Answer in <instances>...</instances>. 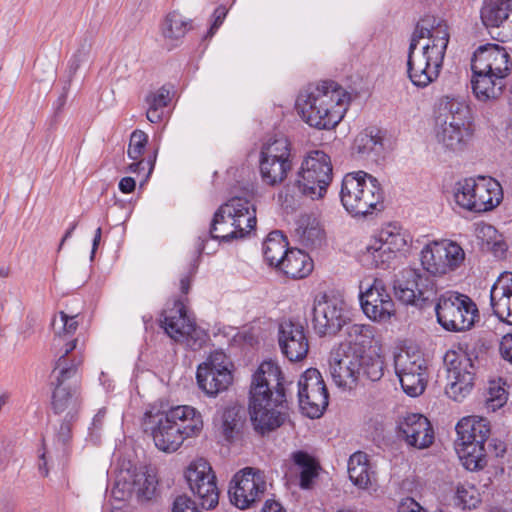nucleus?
<instances>
[{
  "instance_id": "f257e3e1",
  "label": "nucleus",
  "mask_w": 512,
  "mask_h": 512,
  "mask_svg": "<svg viewBox=\"0 0 512 512\" xmlns=\"http://www.w3.org/2000/svg\"><path fill=\"white\" fill-rule=\"evenodd\" d=\"M449 39L445 20L425 15L417 22L407 56V74L414 86L426 88L438 79Z\"/></svg>"
},
{
  "instance_id": "f03ea898",
  "label": "nucleus",
  "mask_w": 512,
  "mask_h": 512,
  "mask_svg": "<svg viewBox=\"0 0 512 512\" xmlns=\"http://www.w3.org/2000/svg\"><path fill=\"white\" fill-rule=\"evenodd\" d=\"M286 402L284 377L273 361L262 362L253 374L250 387L249 414L256 432L261 435L280 427L285 415L278 410Z\"/></svg>"
},
{
  "instance_id": "7ed1b4c3",
  "label": "nucleus",
  "mask_w": 512,
  "mask_h": 512,
  "mask_svg": "<svg viewBox=\"0 0 512 512\" xmlns=\"http://www.w3.org/2000/svg\"><path fill=\"white\" fill-rule=\"evenodd\" d=\"M350 102L349 93L332 80L309 83L298 94L296 110L302 120L319 130H330L343 119Z\"/></svg>"
},
{
  "instance_id": "20e7f679",
  "label": "nucleus",
  "mask_w": 512,
  "mask_h": 512,
  "mask_svg": "<svg viewBox=\"0 0 512 512\" xmlns=\"http://www.w3.org/2000/svg\"><path fill=\"white\" fill-rule=\"evenodd\" d=\"M329 368L338 387L352 390L357 385L380 381L386 365L376 349L337 347L331 352Z\"/></svg>"
},
{
  "instance_id": "39448f33",
  "label": "nucleus",
  "mask_w": 512,
  "mask_h": 512,
  "mask_svg": "<svg viewBox=\"0 0 512 512\" xmlns=\"http://www.w3.org/2000/svg\"><path fill=\"white\" fill-rule=\"evenodd\" d=\"M76 349L75 341L66 344L65 353L58 357L53 373L51 408L55 414H63L69 419H78L82 406L80 384L75 379L78 368L83 363L82 355L73 354Z\"/></svg>"
},
{
  "instance_id": "423d86ee",
  "label": "nucleus",
  "mask_w": 512,
  "mask_h": 512,
  "mask_svg": "<svg viewBox=\"0 0 512 512\" xmlns=\"http://www.w3.org/2000/svg\"><path fill=\"white\" fill-rule=\"evenodd\" d=\"M340 201L350 215L367 216L384 209V192L374 176L359 170L343 177Z\"/></svg>"
},
{
  "instance_id": "0eeeda50",
  "label": "nucleus",
  "mask_w": 512,
  "mask_h": 512,
  "mask_svg": "<svg viewBox=\"0 0 512 512\" xmlns=\"http://www.w3.org/2000/svg\"><path fill=\"white\" fill-rule=\"evenodd\" d=\"M333 179V166L330 156L322 150H313L304 157L301 166L287 189L293 195L311 200L325 197Z\"/></svg>"
},
{
  "instance_id": "6e6552de",
  "label": "nucleus",
  "mask_w": 512,
  "mask_h": 512,
  "mask_svg": "<svg viewBox=\"0 0 512 512\" xmlns=\"http://www.w3.org/2000/svg\"><path fill=\"white\" fill-rule=\"evenodd\" d=\"M447 370L446 395L461 402L473 389L477 371L478 355L475 345L459 343L456 349L448 350L443 358Z\"/></svg>"
},
{
  "instance_id": "1a4fd4ad",
  "label": "nucleus",
  "mask_w": 512,
  "mask_h": 512,
  "mask_svg": "<svg viewBox=\"0 0 512 512\" xmlns=\"http://www.w3.org/2000/svg\"><path fill=\"white\" fill-rule=\"evenodd\" d=\"M412 237L397 223L383 226L370 240L363 254V262L372 268L388 269L408 251Z\"/></svg>"
},
{
  "instance_id": "9d476101",
  "label": "nucleus",
  "mask_w": 512,
  "mask_h": 512,
  "mask_svg": "<svg viewBox=\"0 0 512 512\" xmlns=\"http://www.w3.org/2000/svg\"><path fill=\"white\" fill-rule=\"evenodd\" d=\"M456 452L469 471L482 469L487 464L485 443L490 436L489 422L484 418L465 417L456 425Z\"/></svg>"
},
{
  "instance_id": "9b49d317",
  "label": "nucleus",
  "mask_w": 512,
  "mask_h": 512,
  "mask_svg": "<svg viewBox=\"0 0 512 512\" xmlns=\"http://www.w3.org/2000/svg\"><path fill=\"white\" fill-rule=\"evenodd\" d=\"M456 203L471 212L492 211L503 200L500 183L489 176L465 178L457 182L454 192Z\"/></svg>"
},
{
  "instance_id": "f8f14e48",
  "label": "nucleus",
  "mask_w": 512,
  "mask_h": 512,
  "mask_svg": "<svg viewBox=\"0 0 512 512\" xmlns=\"http://www.w3.org/2000/svg\"><path fill=\"white\" fill-rule=\"evenodd\" d=\"M183 296L167 302L160 317V326L175 342L185 344L192 350L200 349L206 342L205 332L199 328L186 308Z\"/></svg>"
},
{
  "instance_id": "ddd939ff",
  "label": "nucleus",
  "mask_w": 512,
  "mask_h": 512,
  "mask_svg": "<svg viewBox=\"0 0 512 512\" xmlns=\"http://www.w3.org/2000/svg\"><path fill=\"white\" fill-rule=\"evenodd\" d=\"M438 323L447 331L463 332L472 328L478 317V308L467 295L447 291L435 306Z\"/></svg>"
},
{
  "instance_id": "4468645a",
  "label": "nucleus",
  "mask_w": 512,
  "mask_h": 512,
  "mask_svg": "<svg viewBox=\"0 0 512 512\" xmlns=\"http://www.w3.org/2000/svg\"><path fill=\"white\" fill-rule=\"evenodd\" d=\"M291 143L286 137L268 140L261 147L259 172L265 185L276 187L282 184L293 167Z\"/></svg>"
},
{
  "instance_id": "2eb2a0df",
  "label": "nucleus",
  "mask_w": 512,
  "mask_h": 512,
  "mask_svg": "<svg viewBox=\"0 0 512 512\" xmlns=\"http://www.w3.org/2000/svg\"><path fill=\"white\" fill-rule=\"evenodd\" d=\"M173 407L162 410L156 405L149 406L142 418V428L153 438L155 446L164 452H175L182 445V437L175 418L171 417Z\"/></svg>"
},
{
  "instance_id": "dca6fc26",
  "label": "nucleus",
  "mask_w": 512,
  "mask_h": 512,
  "mask_svg": "<svg viewBox=\"0 0 512 512\" xmlns=\"http://www.w3.org/2000/svg\"><path fill=\"white\" fill-rule=\"evenodd\" d=\"M394 292L404 304L422 306L436 296L437 287L424 270L405 268L394 282Z\"/></svg>"
},
{
  "instance_id": "f3484780",
  "label": "nucleus",
  "mask_w": 512,
  "mask_h": 512,
  "mask_svg": "<svg viewBox=\"0 0 512 512\" xmlns=\"http://www.w3.org/2000/svg\"><path fill=\"white\" fill-rule=\"evenodd\" d=\"M299 406L303 414L311 419L323 415L329 403V394L321 373L315 368L307 369L298 381Z\"/></svg>"
},
{
  "instance_id": "a211bd4d",
  "label": "nucleus",
  "mask_w": 512,
  "mask_h": 512,
  "mask_svg": "<svg viewBox=\"0 0 512 512\" xmlns=\"http://www.w3.org/2000/svg\"><path fill=\"white\" fill-rule=\"evenodd\" d=\"M266 489L264 472L246 467L234 475L228 493L231 503L244 510L260 501Z\"/></svg>"
},
{
  "instance_id": "6ab92c4d",
  "label": "nucleus",
  "mask_w": 512,
  "mask_h": 512,
  "mask_svg": "<svg viewBox=\"0 0 512 512\" xmlns=\"http://www.w3.org/2000/svg\"><path fill=\"white\" fill-rule=\"evenodd\" d=\"M185 478L202 508L210 510L217 506L219 491L216 476L208 461L203 458L192 461L185 471Z\"/></svg>"
},
{
  "instance_id": "aec40b11",
  "label": "nucleus",
  "mask_w": 512,
  "mask_h": 512,
  "mask_svg": "<svg viewBox=\"0 0 512 512\" xmlns=\"http://www.w3.org/2000/svg\"><path fill=\"white\" fill-rule=\"evenodd\" d=\"M312 315L313 329L320 337L336 335L349 320L345 303L326 295L314 301Z\"/></svg>"
},
{
  "instance_id": "412c9836",
  "label": "nucleus",
  "mask_w": 512,
  "mask_h": 512,
  "mask_svg": "<svg viewBox=\"0 0 512 512\" xmlns=\"http://www.w3.org/2000/svg\"><path fill=\"white\" fill-rule=\"evenodd\" d=\"M359 299L363 313L375 322H387L395 313L392 297L379 278L360 284Z\"/></svg>"
},
{
  "instance_id": "4be33fe9",
  "label": "nucleus",
  "mask_w": 512,
  "mask_h": 512,
  "mask_svg": "<svg viewBox=\"0 0 512 512\" xmlns=\"http://www.w3.org/2000/svg\"><path fill=\"white\" fill-rule=\"evenodd\" d=\"M225 358L223 352H215L205 363L198 366L197 383L208 396H216L232 383V373L224 363Z\"/></svg>"
},
{
  "instance_id": "5701e85b",
  "label": "nucleus",
  "mask_w": 512,
  "mask_h": 512,
  "mask_svg": "<svg viewBox=\"0 0 512 512\" xmlns=\"http://www.w3.org/2000/svg\"><path fill=\"white\" fill-rule=\"evenodd\" d=\"M396 435L407 446L419 450L430 447L434 442V429L428 420L419 413H407L399 418Z\"/></svg>"
},
{
  "instance_id": "b1692460",
  "label": "nucleus",
  "mask_w": 512,
  "mask_h": 512,
  "mask_svg": "<svg viewBox=\"0 0 512 512\" xmlns=\"http://www.w3.org/2000/svg\"><path fill=\"white\" fill-rule=\"evenodd\" d=\"M471 68L501 76L506 80L511 72L512 61L505 47L488 43L478 47L473 53Z\"/></svg>"
},
{
  "instance_id": "393cba45",
  "label": "nucleus",
  "mask_w": 512,
  "mask_h": 512,
  "mask_svg": "<svg viewBox=\"0 0 512 512\" xmlns=\"http://www.w3.org/2000/svg\"><path fill=\"white\" fill-rule=\"evenodd\" d=\"M279 348L289 361L299 362L306 358L309 342L302 324L284 321L278 327Z\"/></svg>"
},
{
  "instance_id": "a878e982",
  "label": "nucleus",
  "mask_w": 512,
  "mask_h": 512,
  "mask_svg": "<svg viewBox=\"0 0 512 512\" xmlns=\"http://www.w3.org/2000/svg\"><path fill=\"white\" fill-rule=\"evenodd\" d=\"M222 212L231 217L238 239L244 238L254 230L257 218L255 205L243 197H233L222 205Z\"/></svg>"
},
{
  "instance_id": "bb28decb",
  "label": "nucleus",
  "mask_w": 512,
  "mask_h": 512,
  "mask_svg": "<svg viewBox=\"0 0 512 512\" xmlns=\"http://www.w3.org/2000/svg\"><path fill=\"white\" fill-rule=\"evenodd\" d=\"M148 144V135L142 130H135L130 135L127 149L128 157L133 160L128 165L127 171L130 173L141 174L146 172L149 177L154 170L158 149H154L147 157H143Z\"/></svg>"
},
{
  "instance_id": "cd10ccee",
  "label": "nucleus",
  "mask_w": 512,
  "mask_h": 512,
  "mask_svg": "<svg viewBox=\"0 0 512 512\" xmlns=\"http://www.w3.org/2000/svg\"><path fill=\"white\" fill-rule=\"evenodd\" d=\"M490 306L499 320L512 324V273L501 274L492 285Z\"/></svg>"
},
{
  "instance_id": "c85d7f7f",
  "label": "nucleus",
  "mask_w": 512,
  "mask_h": 512,
  "mask_svg": "<svg viewBox=\"0 0 512 512\" xmlns=\"http://www.w3.org/2000/svg\"><path fill=\"white\" fill-rule=\"evenodd\" d=\"M436 124L451 127L473 128L469 106L458 99L446 96L440 103Z\"/></svg>"
},
{
  "instance_id": "c756f323",
  "label": "nucleus",
  "mask_w": 512,
  "mask_h": 512,
  "mask_svg": "<svg viewBox=\"0 0 512 512\" xmlns=\"http://www.w3.org/2000/svg\"><path fill=\"white\" fill-rule=\"evenodd\" d=\"M471 70V87L477 100L487 102L501 96L506 86L505 79L476 68H471Z\"/></svg>"
},
{
  "instance_id": "7c9ffc66",
  "label": "nucleus",
  "mask_w": 512,
  "mask_h": 512,
  "mask_svg": "<svg viewBox=\"0 0 512 512\" xmlns=\"http://www.w3.org/2000/svg\"><path fill=\"white\" fill-rule=\"evenodd\" d=\"M473 135V128L451 127L443 124H436L435 137L437 142L445 150L458 153L468 146Z\"/></svg>"
},
{
  "instance_id": "2f4dec72",
  "label": "nucleus",
  "mask_w": 512,
  "mask_h": 512,
  "mask_svg": "<svg viewBox=\"0 0 512 512\" xmlns=\"http://www.w3.org/2000/svg\"><path fill=\"white\" fill-rule=\"evenodd\" d=\"M171 417L176 420L182 443L187 438L198 436L203 429L202 415L192 406L178 405L173 407Z\"/></svg>"
},
{
  "instance_id": "473e14b6",
  "label": "nucleus",
  "mask_w": 512,
  "mask_h": 512,
  "mask_svg": "<svg viewBox=\"0 0 512 512\" xmlns=\"http://www.w3.org/2000/svg\"><path fill=\"white\" fill-rule=\"evenodd\" d=\"M77 317L78 314L69 315L64 311H60L51 322L55 335L53 339V346L55 348H59V357L65 353L66 344L68 342L75 341L77 344V339L73 338V335L79 326Z\"/></svg>"
},
{
  "instance_id": "72a5a7b5",
  "label": "nucleus",
  "mask_w": 512,
  "mask_h": 512,
  "mask_svg": "<svg viewBox=\"0 0 512 512\" xmlns=\"http://www.w3.org/2000/svg\"><path fill=\"white\" fill-rule=\"evenodd\" d=\"M348 475L351 482L360 489H368L375 481V471L364 452L352 454L348 461Z\"/></svg>"
},
{
  "instance_id": "f704fd0d",
  "label": "nucleus",
  "mask_w": 512,
  "mask_h": 512,
  "mask_svg": "<svg viewBox=\"0 0 512 512\" xmlns=\"http://www.w3.org/2000/svg\"><path fill=\"white\" fill-rule=\"evenodd\" d=\"M287 277L302 279L313 270L311 257L300 249H290L278 267Z\"/></svg>"
},
{
  "instance_id": "c9c22d12",
  "label": "nucleus",
  "mask_w": 512,
  "mask_h": 512,
  "mask_svg": "<svg viewBox=\"0 0 512 512\" xmlns=\"http://www.w3.org/2000/svg\"><path fill=\"white\" fill-rule=\"evenodd\" d=\"M295 236L304 247L316 248L321 245L324 232L315 218L304 215L296 222Z\"/></svg>"
},
{
  "instance_id": "e433bc0d",
  "label": "nucleus",
  "mask_w": 512,
  "mask_h": 512,
  "mask_svg": "<svg viewBox=\"0 0 512 512\" xmlns=\"http://www.w3.org/2000/svg\"><path fill=\"white\" fill-rule=\"evenodd\" d=\"M512 13V0H484L480 16L486 27H499Z\"/></svg>"
},
{
  "instance_id": "4c0bfd02",
  "label": "nucleus",
  "mask_w": 512,
  "mask_h": 512,
  "mask_svg": "<svg viewBox=\"0 0 512 512\" xmlns=\"http://www.w3.org/2000/svg\"><path fill=\"white\" fill-rule=\"evenodd\" d=\"M288 242L281 231H272L262 245L265 261L269 266L278 268L288 253Z\"/></svg>"
},
{
  "instance_id": "58836bf2",
  "label": "nucleus",
  "mask_w": 512,
  "mask_h": 512,
  "mask_svg": "<svg viewBox=\"0 0 512 512\" xmlns=\"http://www.w3.org/2000/svg\"><path fill=\"white\" fill-rule=\"evenodd\" d=\"M442 245L440 241L426 244L421 251V265L423 270L434 277L447 275V263L442 261Z\"/></svg>"
},
{
  "instance_id": "ea45409f",
  "label": "nucleus",
  "mask_w": 512,
  "mask_h": 512,
  "mask_svg": "<svg viewBox=\"0 0 512 512\" xmlns=\"http://www.w3.org/2000/svg\"><path fill=\"white\" fill-rule=\"evenodd\" d=\"M192 28V21L180 13L172 11L166 15L161 32L166 41H178Z\"/></svg>"
},
{
  "instance_id": "a19ab883",
  "label": "nucleus",
  "mask_w": 512,
  "mask_h": 512,
  "mask_svg": "<svg viewBox=\"0 0 512 512\" xmlns=\"http://www.w3.org/2000/svg\"><path fill=\"white\" fill-rule=\"evenodd\" d=\"M231 217L222 212V205L214 213L210 229L209 238L219 242L229 243L238 239L234 226L231 225Z\"/></svg>"
},
{
  "instance_id": "79ce46f5",
  "label": "nucleus",
  "mask_w": 512,
  "mask_h": 512,
  "mask_svg": "<svg viewBox=\"0 0 512 512\" xmlns=\"http://www.w3.org/2000/svg\"><path fill=\"white\" fill-rule=\"evenodd\" d=\"M347 336L349 344H342L339 347L373 349L372 344L375 341V327L369 324L354 323L348 325Z\"/></svg>"
},
{
  "instance_id": "37998d69",
  "label": "nucleus",
  "mask_w": 512,
  "mask_h": 512,
  "mask_svg": "<svg viewBox=\"0 0 512 512\" xmlns=\"http://www.w3.org/2000/svg\"><path fill=\"white\" fill-rule=\"evenodd\" d=\"M291 458L295 465L300 468V487L311 488L313 480L318 476L319 465L315 459L305 451H295Z\"/></svg>"
},
{
  "instance_id": "c03bdc74",
  "label": "nucleus",
  "mask_w": 512,
  "mask_h": 512,
  "mask_svg": "<svg viewBox=\"0 0 512 512\" xmlns=\"http://www.w3.org/2000/svg\"><path fill=\"white\" fill-rule=\"evenodd\" d=\"M169 90L165 87L151 92L146 96V117L151 123H160L165 115V109L170 101Z\"/></svg>"
},
{
  "instance_id": "a18cd8bd",
  "label": "nucleus",
  "mask_w": 512,
  "mask_h": 512,
  "mask_svg": "<svg viewBox=\"0 0 512 512\" xmlns=\"http://www.w3.org/2000/svg\"><path fill=\"white\" fill-rule=\"evenodd\" d=\"M396 375L426 372L425 360L419 352L401 350L394 356Z\"/></svg>"
},
{
  "instance_id": "49530a36",
  "label": "nucleus",
  "mask_w": 512,
  "mask_h": 512,
  "mask_svg": "<svg viewBox=\"0 0 512 512\" xmlns=\"http://www.w3.org/2000/svg\"><path fill=\"white\" fill-rule=\"evenodd\" d=\"M505 385L506 382L501 378L489 382L485 396V408L487 411L495 412L507 403L508 392Z\"/></svg>"
},
{
  "instance_id": "de8ad7c7",
  "label": "nucleus",
  "mask_w": 512,
  "mask_h": 512,
  "mask_svg": "<svg viewBox=\"0 0 512 512\" xmlns=\"http://www.w3.org/2000/svg\"><path fill=\"white\" fill-rule=\"evenodd\" d=\"M440 245H442V261L447 263V274L454 272L465 260L463 248L450 240H440Z\"/></svg>"
},
{
  "instance_id": "09e8293b",
  "label": "nucleus",
  "mask_w": 512,
  "mask_h": 512,
  "mask_svg": "<svg viewBox=\"0 0 512 512\" xmlns=\"http://www.w3.org/2000/svg\"><path fill=\"white\" fill-rule=\"evenodd\" d=\"M382 137L379 131L374 134V129L360 133L354 140L353 149L358 154H368L370 152L379 153L382 149Z\"/></svg>"
},
{
  "instance_id": "8fccbe9b",
  "label": "nucleus",
  "mask_w": 512,
  "mask_h": 512,
  "mask_svg": "<svg viewBox=\"0 0 512 512\" xmlns=\"http://www.w3.org/2000/svg\"><path fill=\"white\" fill-rule=\"evenodd\" d=\"M397 376L403 391L407 395L416 397L424 392L426 387V372L404 373Z\"/></svg>"
},
{
  "instance_id": "3c124183",
  "label": "nucleus",
  "mask_w": 512,
  "mask_h": 512,
  "mask_svg": "<svg viewBox=\"0 0 512 512\" xmlns=\"http://www.w3.org/2000/svg\"><path fill=\"white\" fill-rule=\"evenodd\" d=\"M455 501L462 509H475L480 504L481 497L475 486L460 484L457 486Z\"/></svg>"
},
{
  "instance_id": "603ef678",
  "label": "nucleus",
  "mask_w": 512,
  "mask_h": 512,
  "mask_svg": "<svg viewBox=\"0 0 512 512\" xmlns=\"http://www.w3.org/2000/svg\"><path fill=\"white\" fill-rule=\"evenodd\" d=\"M157 481L154 475L148 471H140L135 474L133 480L134 490L145 499H151L156 490Z\"/></svg>"
},
{
  "instance_id": "864d4df0",
  "label": "nucleus",
  "mask_w": 512,
  "mask_h": 512,
  "mask_svg": "<svg viewBox=\"0 0 512 512\" xmlns=\"http://www.w3.org/2000/svg\"><path fill=\"white\" fill-rule=\"evenodd\" d=\"M241 421L234 409L225 410L222 418V434L226 441L232 442L240 432Z\"/></svg>"
},
{
  "instance_id": "5fc2aeb1",
  "label": "nucleus",
  "mask_w": 512,
  "mask_h": 512,
  "mask_svg": "<svg viewBox=\"0 0 512 512\" xmlns=\"http://www.w3.org/2000/svg\"><path fill=\"white\" fill-rule=\"evenodd\" d=\"M89 51L84 47L78 49L68 61V69L70 74H75L80 65L87 60Z\"/></svg>"
},
{
  "instance_id": "6e6d98bb",
  "label": "nucleus",
  "mask_w": 512,
  "mask_h": 512,
  "mask_svg": "<svg viewBox=\"0 0 512 512\" xmlns=\"http://www.w3.org/2000/svg\"><path fill=\"white\" fill-rule=\"evenodd\" d=\"M172 512H198V510L190 498L178 496L173 503Z\"/></svg>"
},
{
  "instance_id": "4d7b16f0",
  "label": "nucleus",
  "mask_w": 512,
  "mask_h": 512,
  "mask_svg": "<svg viewBox=\"0 0 512 512\" xmlns=\"http://www.w3.org/2000/svg\"><path fill=\"white\" fill-rule=\"evenodd\" d=\"M227 9L225 6L223 5H220L218 6L214 12H213V23L208 31V35L209 37H212L215 32L218 30V28L222 25L224 19L226 18V15H227Z\"/></svg>"
},
{
  "instance_id": "13d9d810",
  "label": "nucleus",
  "mask_w": 512,
  "mask_h": 512,
  "mask_svg": "<svg viewBox=\"0 0 512 512\" xmlns=\"http://www.w3.org/2000/svg\"><path fill=\"white\" fill-rule=\"evenodd\" d=\"M105 417H106V409L105 408L99 409L98 412L93 417L91 427L89 428L90 437L96 436V439H98L97 434H98V432L101 431V429L103 427Z\"/></svg>"
},
{
  "instance_id": "bf43d9fd",
  "label": "nucleus",
  "mask_w": 512,
  "mask_h": 512,
  "mask_svg": "<svg viewBox=\"0 0 512 512\" xmlns=\"http://www.w3.org/2000/svg\"><path fill=\"white\" fill-rule=\"evenodd\" d=\"M499 350L503 359L512 364V334L503 336Z\"/></svg>"
},
{
  "instance_id": "052dcab7",
  "label": "nucleus",
  "mask_w": 512,
  "mask_h": 512,
  "mask_svg": "<svg viewBox=\"0 0 512 512\" xmlns=\"http://www.w3.org/2000/svg\"><path fill=\"white\" fill-rule=\"evenodd\" d=\"M398 512H427L413 498L407 497L398 506Z\"/></svg>"
},
{
  "instance_id": "680f3d73",
  "label": "nucleus",
  "mask_w": 512,
  "mask_h": 512,
  "mask_svg": "<svg viewBox=\"0 0 512 512\" xmlns=\"http://www.w3.org/2000/svg\"><path fill=\"white\" fill-rule=\"evenodd\" d=\"M77 419H69L67 416L64 417L60 429L58 431V440L61 441L63 444H65L71 437V425L72 422L76 421Z\"/></svg>"
},
{
  "instance_id": "e2e57ef3",
  "label": "nucleus",
  "mask_w": 512,
  "mask_h": 512,
  "mask_svg": "<svg viewBox=\"0 0 512 512\" xmlns=\"http://www.w3.org/2000/svg\"><path fill=\"white\" fill-rule=\"evenodd\" d=\"M119 190L122 193L128 194L134 191L136 181L132 177H124L119 182Z\"/></svg>"
},
{
  "instance_id": "0e129e2a",
  "label": "nucleus",
  "mask_w": 512,
  "mask_h": 512,
  "mask_svg": "<svg viewBox=\"0 0 512 512\" xmlns=\"http://www.w3.org/2000/svg\"><path fill=\"white\" fill-rule=\"evenodd\" d=\"M261 512H286L282 505L275 500H266Z\"/></svg>"
},
{
  "instance_id": "69168bd1",
  "label": "nucleus",
  "mask_w": 512,
  "mask_h": 512,
  "mask_svg": "<svg viewBox=\"0 0 512 512\" xmlns=\"http://www.w3.org/2000/svg\"><path fill=\"white\" fill-rule=\"evenodd\" d=\"M101 236H102V229L101 227H98L95 231V234H94V237H93V241H92V250H91V260H93L94 258V255L96 253V250L99 246V243L101 241Z\"/></svg>"
},
{
  "instance_id": "338daca9",
  "label": "nucleus",
  "mask_w": 512,
  "mask_h": 512,
  "mask_svg": "<svg viewBox=\"0 0 512 512\" xmlns=\"http://www.w3.org/2000/svg\"><path fill=\"white\" fill-rule=\"evenodd\" d=\"M191 280L189 275H184L180 279V291L183 295L188 294L190 290Z\"/></svg>"
},
{
  "instance_id": "774afa93",
  "label": "nucleus",
  "mask_w": 512,
  "mask_h": 512,
  "mask_svg": "<svg viewBox=\"0 0 512 512\" xmlns=\"http://www.w3.org/2000/svg\"><path fill=\"white\" fill-rule=\"evenodd\" d=\"M77 225H78L77 221H74L73 223H71L70 227L67 229V231L65 232L64 236L61 239V242H60V245H59V250L62 248V246L65 243V241H67L72 236V234L75 231Z\"/></svg>"
}]
</instances>
